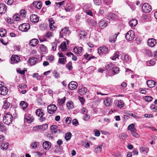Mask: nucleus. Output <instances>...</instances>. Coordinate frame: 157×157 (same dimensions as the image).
Here are the masks:
<instances>
[{"label":"nucleus","mask_w":157,"mask_h":157,"mask_svg":"<svg viewBox=\"0 0 157 157\" xmlns=\"http://www.w3.org/2000/svg\"><path fill=\"white\" fill-rule=\"evenodd\" d=\"M9 144L8 143H2L1 145V149L3 150H6L8 147Z\"/></svg>","instance_id":"nucleus-43"},{"label":"nucleus","mask_w":157,"mask_h":157,"mask_svg":"<svg viewBox=\"0 0 157 157\" xmlns=\"http://www.w3.org/2000/svg\"><path fill=\"white\" fill-rule=\"evenodd\" d=\"M54 57L53 56H50L47 57V59L51 62H52L54 59Z\"/></svg>","instance_id":"nucleus-56"},{"label":"nucleus","mask_w":157,"mask_h":157,"mask_svg":"<svg viewBox=\"0 0 157 157\" xmlns=\"http://www.w3.org/2000/svg\"><path fill=\"white\" fill-rule=\"evenodd\" d=\"M6 10V5L4 3L0 4V14L5 13Z\"/></svg>","instance_id":"nucleus-18"},{"label":"nucleus","mask_w":157,"mask_h":157,"mask_svg":"<svg viewBox=\"0 0 157 157\" xmlns=\"http://www.w3.org/2000/svg\"><path fill=\"white\" fill-rule=\"evenodd\" d=\"M57 128L58 126L56 125H52L51 126V131L52 134L57 132Z\"/></svg>","instance_id":"nucleus-26"},{"label":"nucleus","mask_w":157,"mask_h":157,"mask_svg":"<svg viewBox=\"0 0 157 157\" xmlns=\"http://www.w3.org/2000/svg\"><path fill=\"white\" fill-rule=\"evenodd\" d=\"M112 103V100L110 98H107L104 101V105L107 106H109Z\"/></svg>","instance_id":"nucleus-20"},{"label":"nucleus","mask_w":157,"mask_h":157,"mask_svg":"<svg viewBox=\"0 0 157 157\" xmlns=\"http://www.w3.org/2000/svg\"><path fill=\"white\" fill-rule=\"evenodd\" d=\"M119 53L118 52H116L114 54V56H113L112 58L111 59L112 60H114L116 59L119 56Z\"/></svg>","instance_id":"nucleus-57"},{"label":"nucleus","mask_w":157,"mask_h":157,"mask_svg":"<svg viewBox=\"0 0 157 157\" xmlns=\"http://www.w3.org/2000/svg\"><path fill=\"white\" fill-rule=\"evenodd\" d=\"M113 71L114 74H118L119 71V68L117 67H113Z\"/></svg>","instance_id":"nucleus-48"},{"label":"nucleus","mask_w":157,"mask_h":157,"mask_svg":"<svg viewBox=\"0 0 157 157\" xmlns=\"http://www.w3.org/2000/svg\"><path fill=\"white\" fill-rule=\"evenodd\" d=\"M30 25L27 23H24L20 25L19 26V30L22 31L27 32L30 28Z\"/></svg>","instance_id":"nucleus-2"},{"label":"nucleus","mask_w":157,"mask_h":157,"mask_svg":"<svg viewBox=\"0 0 157 157\" xmlns=\"http://www.w3.org/2000/svg\"><path fill=\"white\" fill-rule=\"evenodd\" d=\"M88 6L87 5L86 6H84L83 7V10L87 13V14H88Z\"/></svg>","instance_id":"nucleus-58"},{"label":"nucleus","mask_w":157,"mask_h":157,"mask_svg":"<svg viewBox=\"0 0 157 157\" xmlns=\"http://www.w3.org/2000/svg\"><path fill=\"white\" fill-rule=\"evenodd\" d=\"M108 17L109 20H114L117 18V16L115 14L111 13L108 14Z\"/></svg>","instance_id":"nucleus-28"},{"label":"nucleus","mask_w":157,"mask_h":157,"mask_svg":"<svg viewBox=\"0 0 157 157\" xmlns=\"http://www.w3.org/2000/svg\"><path fill=\"white\" fill-rule=\"evenodd\" d=\"M109 49L105 46H102L99 47L98 48V52L99 54L101 55L103 54H106L108 53Z\"/></svg>","instance_id":"nucleus-5"},{"label":"nucleus","mask_w":157,"mask_h":157,"mask_svg":"<svg viewBox=\"0 0 157 157\" xmlns=\"http://www.w3.org/2000/svg\"><path fill=\"white\" fill-rule=\"evenodd\" d=\"M37 59L34 57H31L28 61L29 63H30L31 65H34L36 62Z\"/></svg>","instance_id":"nucleus-27"},{"label":"nucleus","mask_w":157,"mask_h":157,"mask_svg":"<svg viewBox=\"0 0 157 157\" xmlns=\"http://www.w3.org/2000/svg\"><path fill=\"white\" fill-rule=\"evenodd\" d=\"M52 48L53 51H55L56 50V47L57 46V43L55 42L52 43Z\"/></svg>","instance_id":"nucleus-60"},{"label":"nucleus","mask_w":157,"mask_h":157,"mask_svg":"<svg viewBox=\"0 0 157 157\" xmlns=\"http://www.w3.org/2000/svg\"><path fill=\"white\" fill-rule=\"evenodd\" d=\"M3 108L4 109H8L10 105V103L8 102L7 100H5L3 101Z\"/></svg>","instance_id":"nucleus-36"},{"label":"nucleus","mask_w":157,"mask_h":157,"mask_svg":"<svg viewBox=\"0 0 157 157\" xmlns=\"http://www.w3.org/2000/svg\"><path fill=\"white\" fill-rule=\"evenodd\" d=\"M21 17H19L18 15H14L13 17V20L16 21H18L21 19Z\"/></svg>","instance_id":"nucleus-55"},{"label":"nucleus","mask_w":157,"mask_h":157,"mask_svg":"<svg viewBox=\"0 0 157 157\" xmlns=\"http://www.w3.org/2000/svg\"><path fill=\"white\" fill-rule=\"evenodd\" d=\"M140 150L142 153L145 154L148 151V149L146 147H142L140 148Z\"/></svg>","instance_id":"nucleus-39"},{"label":"nucleus","mask_w":157,"mask_h":157,"mask_svg":"<svg viewBox=\"0 0 157 157\" xmlns=\"http://www.w3.org/2000/svg\"><path fill=\"white\" fill-rule=\"evenodd\" d=\"M20 105L23 110L25 109L28 106V104L24 101H21Z\"/></svg>","instance_id":"nucleus-31"},{"label":"nucleus","mask_w":157,"mask_h":157,"mask_svg":"<svg viewBox=\"0 0 157 157\" xmlns=\"http://www.w3.org/2000/svg\"><path fill=\"white\" fill-rule=\"evenodd\" d=\"M96 12L94 10H89V16L94 18L95 17Z\"/></svg>","instance_id":"nucleus-45"},{"label":"nucleus","mask_w":157,"mask_h":157,"mask_svg":"<svg viewBox=\"0 0 157 157\" xmlns=\"http://www.w3.org/2000/svg\"><path fill=\"white\" fill-rule=\"evenodd\" d=\"M13 121V117L12 114L9 112L4 114L3 117V122L4 123L9 125L11 124Z\"/></svg>","instance_id":"nucleus-1"},{"label":"nucleus","mask_w":157,"mask_h":157,"mask_svg":"<svg viewBox=\"0 0 157 157\" xmlns=\"http://www.w3.org/2000/svg\"><path fill=\"white\" fill-rule=\"evenodd\" d=\"M66 98L65 97H63L61 99H59L58 100V103L59 105H62L65 101Z\"/></svg>","instance_id":"nucleus-46"},{"label":"nucleus","mask_w":157,"mask_h":157,"mask_svg":"<svg viewBox=\"0 0 157 157\" xmlns=\"http://www.w3.org/2000/svg\"><path fill=\"white\" fill-rule=\"evenodd\" d=\"M43 148L46 150H49L51 147V143L48 141H44L42 144Z\"/></svg>","instance_id":"nucleus-14"},{"label":"nucleus","mask_w":157,"mask_h":157,"mask_svg":"<svg viewBox=\"0 0 157 157\" xmlns=\"http://www.w3.org/2000/svg\"><path fill=\"white\" fill-rule=\"evenodd\" d=\"M124 103L121 100H117L116 101L115 105L120 108H121L124 106Z\"/></svg>","instance_id":"nucleus-24"},{"label":"nucleus","mask_w":157,"mask_h":157,"mask_svg":"<svg viewBox=\"0 0 157 157\" xmlns=\"http://www.w3.org/2000/svg\"><path fill=\"white\" fill-rule=\"evenodd\" d=\"M128 137V135L124 133H121L119 135V137L121 140H124L126 139Z\"/></svg>","instance_id":"nucleus-33"},{"label":"nucleus","mask_w":157,"mask_h":157,"mask_svg":"<svg viewBox=\"0 0 157 157\" xmlns=\"http://www.w3.org/2000/svg\"><path fill=\"white\" fill-rule=\"evenodd\" d=\"M54 74V76L56 78H58L59 77V73H57L56 71H54L53 73Z\"/></svg>","instance_id":"nucleus-64"},{"label":"nucleus","mask_w":157,"mask_h":157,"mask_svg":"<svg viewBox=\"0 0 157 157\" xmlns=\"http://www.w3.org/2000/svg\"><path fill=\"white\" fill-rule=\"evenodd\" d=\"M26 71V70H21L20 68H18L17 70V72L21 75H24L25 73V71Z\"/></svg>","instance_id":"nucleus-53"},{"label":"nucleus","mask_w":157,"mask_h":157,"mask_svg":"<svg viewBox=\"0 0 157 157\" xmlns=\"http://www.w3.org/2000/svg\"><path fill=\"white\" fill-rule=\"evenodd\" d=\"M120 56L121 59L122 60L128 62V63L130 62L131 60L129 59V56L128 55L123 53L121 54Z\"/></svg>","instance_id":"nucleus-13"},{"label":"nucleus","mask_w":157,"mask_h":157,"mask_svg":"<svg viewBox=\"0 0 157 157\" xmlns=\"http://www.w3.org/2000/svg\"><path fill=\"white\" fill-rule=\"evenodd\" d=\"M67 67L68 69L69 70H71L72 69V63L71 62H69L67 64Z\"/></svg>","instance_id":"nucleus-59"},{"label":"nucleus","mask_w":157,"mask_h":157,"mask_svg":"<svg viewBox=\"0 0 157 157\" xmlns=\"http://www.w3.org/2000/svg\"><path fill=\"white\" fill-rule=\"evenodd\" d=\"M79 92L82 93V94L86 93L87 91V89L85 87H82L79 90Z\"/></svg>","instance_id":"nucleus-54"},{"label":"nucleus","mask_w":157,"mask_h":157,"mask_svg":"<svg viewBox=\"0 0 157 157\" xmlns=\"http://www.w3.org/2000/svg\"><path fill=\"white\" fill-rule=\"evenodd\" d=\"M36 115L40 117V120L43 121L45 119V118L43 117L44 114L43 110L42 109H38L36 110Z\"/></svg>","instance_id":"nucleus-7"},{"label":"nucleus","mask_w":157,"mask_h":157,"mask_svg":"<svg viewBox=\"0 0 157 157\" xmlns=\"http://www.w3.org/2000/svg\"><path fill=\"white\" fill-rule=\"evenodd\" d=\"M65 2V1H63L59 2L56 3V4L57 6L59 7L60 6L63 5Z\"/></svg>","instance_id":"nucleus-62"},{"label":"nucleus","mask_w":157,"mask_h":157,"mask_svg":"<svg viewBox=\"0 0 157 157\" xmlns=\"http://www.w3.org/2000/svg\"><path fill=\"white\" fill-rule=\"evenodd\" d=\"M82 48L81 47L76 46L75 47L73 50L77 54H80L82 52Z\"/></svg>","instance_id":"nucleus-23"},{"label":"nucleus","mask_w":157,"mask_h":157,"mask_svg":"<svg viewBox=\"0 0 157 157\" xmlns=\"http://www.w3.org/2000/svg\"><path fill=\"white\" fill-rule=\"evenodd\" d=\"M147 86L150 88H153L156 85V82L152 80H148L147 82Z\"/></svg>","instance_id":"nucleus-22"},{"label":"nucleus","mask_w":157,"mask_h":157,"mask_svg":"<svg viewBox=\"0 0 157 157\" xmlns=\"http://www.w3.org/2000/svg\"><path fill=\"white\" fill-rule=\"evenodd\" d=\"M71 132H68L65 135V138L66 140L68 141L71 138Z\"/></svg>","instance_id":"nucleus-44"},{"label":"nucleus","mask_w":157,"mask_h":157,"mask_svg":"<svg viewBox=\"0 0 157 157\" xmlns=\"http://www.w3.org/2000/svg\"><path fill=\"white\" fill-rule=\"evenodd\" d=\"M137 23V21L136 19H132L129 22L130 26L132 27L135 26Z\"/></svg>","instance_id":"nucleus-30"},{"label":"nucleus","mask_w":157,"mask_h":157,"mask_svg":"<svg viewBox=\"0 0 157 157\" xmlns=\"http://www.w3.org/2000/svg\"><path fill=\"white\" fill-rule=\"evenodd\" d=\"M57 109V107L55 105H50L48 107V112L50 114H53L55 112Z\"/></svg>","instance_id":"nucleus-6"},{"label":"nucleus","mask_w":157,"mask_h":157,"mask_svg":"<svg viewBox=\"0 0 157 157\" xmlns=\"http://www.w3.org/2000/svg\"><path fill=\"white\" fill-rule=\"evenodd\" d=\"M60 48L62 51H65L67 49L66 43L65 42H63L61 43Z\"/></svg>","instance_id":"nucleus-38"},{"label":"nucleus","mask_w":157,"mask_h":157,"mask_svg":"<svg viewBox=\"0 0 157 157\" xmlns=\"http://www.w3.org/2000/svg\"><path fill=\"white\" fill-rule=\"evenodd\" d=\"M145 99L146 101H152V98L150 96H146L145 97Z\"/></svg>","instance_id":"nucleus-61"},{"label":"nucleus","mask_w":157,"mask_h":157,"mask_svg":"<svg viewBox=\"0 0 157 157\" xmlns=\"http://www.w3.org/2000/svg\"><path fill=\"white\" fill-rule=\"evenodd\" d=\"M70 32L68 28L65 27L62 29L59 33V36L60 37H63L64 36H66L69 35Z\"/></svg>","instance_id":"nucleus-4"},{"label":"nucleus","mask_w":157,"mask_h":157,"mask_svg":"<svg viewBox=\"0 0 157 157\" xmlns=\"http://www.w3.org/2000/svg\"><path fill=\"white\" fill-rule=\"evenodd\" d=\"M6 33V31L4 29H0V36H4Z\"/></svg>","instance_id":"nucleus-49"},{"label":"nucleus","mask_w":157,"mask_h":157,"mask_svg":"<svg viewBox=\"0 0 157 157\" xmlns=\"http://www.w3.org/2000/svg\"><path fill=\"white\" fill-rule=\"evenodd\" d=\"M134 130L131 132L132 135L135 138H139L140 137V135L136 132V129H134Z\"/></svg>","instance_id":"nucleus-35"},{"label":"nucleus","mask_w":157,"mask_h":157,"mask_svg":"<svg viewBox=\"0 0 157 157\" xmlns=\"http://www.w3.org/2000/svg\"><path fill=\"white\" fill-rule=\"evenodd\" d=\"M135 124H132L129 125L128 127V130H130L131 132L134 130V129H136L134 128Z\"/></svg>","instance_id":"nucleus-47"},{"label":"nucleus","mask_w":157,"mask_h":157,"mask_svg":"<svg viewBox=\"0 0 157 157\" xmlns=\"http://www.w3.org/2000/svg\"><path fill=\"white\" fill-rule=\"evenodd\" d=\"M102 146V144H100L95 148V151L97 153H100L101 152L102 150L101 148Z\"/></svg>","instance_id":"nucleus-40"},{"label":"nucleus","mask_w":157,"mask_h":157,"mask_svg":"<svg viewBox=\"0 0 157 157\" xmlns=\"http://www.w3.org/2000/svg\"><path fill=\"white\" fill-rule=\"evenodd\" d=\"M6 130V127L2 123H0V132H3Z\"/></svg>","instance_id":"nucleus-42"},{"label":"nucleus","mask_w":157,"mask_h":157,"mask_svg":"<svg viewBox=\"0 0 157 157\" xmlns=\"http://www.w3.org/2000/svg\"><path fill=\"white\" fill-rule=\"evenodd\" d=\"M39 144V142H34L31 145V148L32 149H34L36 148L37 147V146Z\"/></svg>","instance_id":"nucleus-50"},{"label":"nucleus","mask_w":157,"mask_h":157,"mask_svg":"<svg viewBox=\"0 0 157 157\" xmlns=\"http://www.w3.org/2000/svg\"><path fill=\"white\" fill-rule=\"evenodd\" d=\"M94 135L97 136H98L100 135V133L99 131L97 129H94Z\"/></svg>","instance_id":"nucleus-63"},{"label":"nucleus","mask_w":157,"mask_h":157,"mask_svg":"<svg viewBox=\"0 0 157 157\" xmlns=\"http://www.w3.org/2000/svg\"><path fill=\"white\" fill-rule=\"evenodd\" d=\"M30 20L31 22L34 23L37 22L39 21V17L35 14H32L30 17Z\"/></svg>","instance_id":"nucleus-17"},{"label":"nucleus","mask_w":157,"mask_h":157,"mask_svg":"<svg viewBox=\"0 0 157 157\" xmlns=\"http://www.w3.org/2000/svg\"><path fill=\"white\" fill-rule=\"evenodd\" d=\"M78 86V83L75 81L71 82L68 85L69 88L71 90L75 89Z\"/></svg>","instance_id":"nucleus-11"},{"label":"nucleus","mask_w":157,"mask_h":157,"mask_svg":"<svg viewBox=\"0 0 157 157\" xmlns=\"http://www.w3.org/2000/svg\"><path fill=\"white\" fill-rule=\"evenodd\" d=\"M33 5L36 8L40 9L42 7V3L41 1H37L34 2L33 3Z\"/></svg>","instance_id":"nucleus-15"},{"label":"nucleus","mask_w":157,"mask_h":157,"mask_svg":"<svg viewBox=\"0 0 157 157\" xmlns=\"http://www.w3.org/2000/svg\"><path fill=\"white\" fill-rule=\"evenodd\" d=\"M108 24L107 21L104 19H103L99 22L98 25L100 29H103L107 26Z\"/></svg>","instance_id":"nucleus-10"},{"label":"nucleus","mask_w":157,"mask_h":157,"mask_svg":"<svg viewBox=\"0 0 157 157\" xmlns=\"http://www.w3.org/2000/svg\"><path fill=\"white\" fill-rule=\"evenodd\" d=\"M8 92V89L6 87L2 86L0 88V94L3 95H6Z\"/></svg>","instance_id":"nucleus-16"},{"label":"nucleus","mask_w":157,"mask_h":157,"mask_svg":"<svg viewBox=\"0 0 157 157\" xmlns=\"http://www.w3.org/2000/svg\"><path fill=\"white\" fill-rule=\"evenodd\" d=\"M104 13V9L103 7L100 8L98 12V14L99 16L102 15Z\"/></svg>","instance_id":"nucleus-51"},{"label":"nucleus","mask_w":157,"mask_h":157,"mask_svg":"<svg viewBox=\"0 0 157 157\" xmlns=\"http://www.w3.org/2000/svg\"><path fill=\"white\" fill-rule=\"evenodd\" d=\"M134 38V33L132 30L128 31L126 34L125 38L128 40L131 41Z\"/></svg>","instance_id":"nucleus-3"},{"label":"nucleus","mask_w":157,"mask_h":157,"mask_svg":"<svg viewBox=\"0 0 157 157\" xmlns=\"http://www.w3.org/2000/svg\"><path fill=\"white\" fill-rule=\"evenodd\" d=\"M147 43L149 46L153 47L156 44V42L155 39L151 38L148 40Z\"/></svg>","instance_id":"nucleus-19"},{"label":"nucleus","mask_w":157,"mask_h":157,"mask_svg":"<svg viewBox=\"0 0 157 157\" xmlns=\"http://www.w3.org/2000/svg\"><path fill=\"white\" fill-rule=\"evenodd\" d=\"M11 63L14 64L17 63L18 62H20V58L17 55H12L11 58Z\"/></svg>","instance_id":"nucleus-9"},{"label":"nucleus","mask_w":157,"mask_h":157,"mask_svg":"<svg viewBox=\"0 0 157 157\" xmlns=\"http://www.w3.org/2000/svg\"><path fill=\"white\" fill-rule=\"evenodd\" d=\"M24 118L25 121L27 122L28 123H31L34 120L33 118L30 114H25V116Z\"/></svg>","instance_id":"nucleus-12"},{"label":"nucleus","mask_w":157,"mask_h":157,"mask_svg":"<svg viewBox=\"0 0 157 157\" xmlns=\"http://www.w3.org/2000/svg\"><path fill=\"white\" fill-rule=\"evenodd\" d=\"M67 62L66 57L63 58H59L58 62L61 64H64Z\"/></svg>","instance_id":"nucleus-41"},{"label":"nucleus","mask_w":157,"mask_h":157,"mask_svg":"<svg viewBox=\"0 0 157 157\" xmlns=\"http://www.w3.org/2000/svg\"><path fill=\"white\" fill-rule=\"evenodd\" d=\"M96 25V22L94 20L90 21L89 22V25H90L91 28L92 29H95Z\"/></svg>","instance_id":"nucleus-29"},{"label":"nucleus","mask_w":157,"mask_h":157,"mask_svg":"<svg viewBox=\"0 0 157 157\" xmlns=\"http://www.w3.org/2000/svg\"><path fill=\"white\" fill-rule=\"evenodd\" d=\"M87 33L84 31H81L79 34V36L80 38L83 39L86 36Z\"/></svg>","instance_id":"nucleus-32"},{"label":"nucleus","mask_w":157,"mask_h":157,"mask_svg":"<svg viewBox=\"0 0 157 157\" xmlns=\"http://www.w3.org/2000/svg\"><path fill=\"white\" fill-rule=\"evenodd\" d=\"M73 5L70 3H67L66 6L65 8V10L67 11H70L73 9Z\"/></svg>","instance_id":"nucleus-25"},{"label":"nucleus","mask_w":157,"mask_h":157,"mask_svg":"<svg viewBox=\"0 0 157 157\" xmlns=\"http://www.w3.org/2000/svg\"><path fill=\"white\" fill-rule=\"evenodd\" d=\"M40 50L42 52H45L47 50V47L44 45H41L40 46Z\"/></svg>","instance_id":"nucleus-52"},{"label":"nucleus","mask_w":157,"mask_h":157,"mask_svg":"<svg viewBox=\"0 0 157 157\" xmlns=\"http://www.w3.org/2000/svg\"><path fill=\"white\" fill-rule=\"evenodd\" d=\"M67 106L68 109H71L74 108L73 103L72 101H69L67 103Z\"/></svg>","instance_id":"nucleus-37"},{"label":"nucleus","mask_w":157,"mask_h":157,"mask_svg":"<svg viewBox=\"0 0 157 157\" xmlns=\"http://www.w3.org/2000/svg\"><path fill=\"white\" fill-rule=\"evenodd\" d=\"M39 43L38 40L36 39H34L31 40L29 43L30 46H35L37 45Z\"/></svg>","instance_id":"nucleus-21"},{"label":"nucleus","mask_w":157,"mask_h":157,"mask_svg":"<svg viewBox=\"0 0 157 157\" xmlns=\"http://www.w3.org/2000/svg\"><path fill=\"white\" fill-rule=\"evenodd\" d=\"M26 15V12L25 10H22L20 11V15L19 17H21L24 18L25 17Z\"/></svg>","instance_id":"nucleus-34"},{"label":"nucleus","mask_w":157,"mask_h":157,"mask_svg":"<svg viewBox=\"0 0 157 157\" xmlns=\"http://www.w3.org/2000/svg\"><path fill=\"white\" fill-rule=\"evenodd\" d=\"M143 11L145 13H148L151 10L150 5L147 3L144 4L142 7Z\"/></svg>","instance_id":"nucleus-8"}]
</instances>
